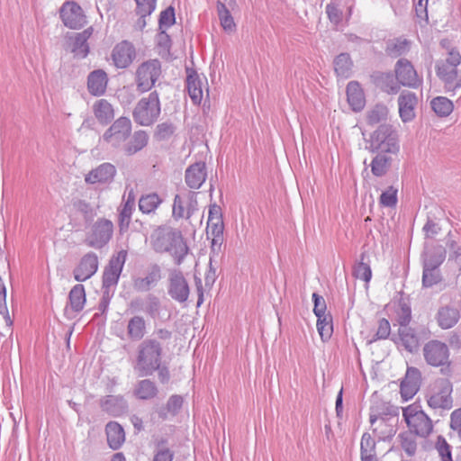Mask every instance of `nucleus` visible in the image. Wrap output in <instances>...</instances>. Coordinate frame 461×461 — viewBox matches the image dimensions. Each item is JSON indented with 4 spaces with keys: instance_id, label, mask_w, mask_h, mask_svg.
<instances>
[{
    "instance_id": "774afa93",
    "label": "nucleus",
    "mask_w": 461,
    "mask_h": 461,
    "mask_svg": "<svg viewBox=\"0 0 461 461\" xmlns=\"http://www.w3.org/2000/svg\"><path fill=\"white\" fill-rule=\"evenodd\" d=\"M450 428L457 433L461 439V409H457L451 413Z\"/></svg>"
},
{
    "instance_id": "72a5a7b5",
    "label": "nucleus",
    "mask_w": 461,
    "mask_h": 461,
    "mask_svg": "<svg viewBox=\"0 0 461 461\" xmlns=\"http://www.w3.org/2000/svg\"><path fill=\"white\" fill-rule=\"evenodd\" d=\"M161 278L160 267L157 265L153 266L148 275L143 278L135 280L134 286L139 291H148L154 286Z\"/></svg>"
},
{
    "instance_id": "a878e982",
    "label": "nucleus",
    "mask_w": 461,
    "mask_h": 461,
    "mask_svg": "<svg viewBox=\"0 0 461 461\" xmlns=\"http://www.w3.org/2000/svg\"><path fill=\"white\" fill-rule=\"evenodd\" d=\"M436 319L441 329L447 330L454 327L458 322L460 312L456 307L448 305L442 306L438 309Z\"/></svg>"
},
{
    "instance_id": "f257e3e1",
    "label": "nucleus",
    "mask_w": 461,
    "mask_h": 461,
    "mask_svg": "<svg viewBox=\"0 0 461 461\" xmlns=\"http://www.w3.org/2000/svg\"><path fill=\"white\" fill-rule=\"evenodd\" d=\"M150 243L156 252H170L176 265H180L188 253V247L181 231L170 226L155 230L150 237Z\"/></svg>"
},
{
    "instance_id": "5fc2aeb1",
    "label": "nucleus",
    "mask_w": 461,
    "mask_h": 461,
    "mask_svg": "<svg viewBox=\"0 0 461 461\" xmlns=\"http://www.w3.org/2000/svg\"><path fill=\"white\" fill-rule=\"evenodd\" d=\"M365 254H361V260L354 267V276L368 283L372 277L371 267L368 264L364 262Z\"/></svg>"
},
{
    "instance_id": "39448f33",
    "label": "nucleus",
    "mask_w": 461,
    "mask_h": 461,
    "mask_svg": "<svg viewBox=\"0 0 461 461\" xmlns=\"http://www.w3.org/2000/svg\"><path fill=\"white\" fill-rule=\"evenodd\" d=\"M402 416L411 433L427 438L432 432V420L420 405L414 403L402 408Z\"/></svg>"
},
{
    "instance_id": "3c124183",
    "label": "nucleus",
    "mask_w": 461,
    "mask_h": 461,
    "mask_svg": "<svg viewBox=\"0 0 461 461\" xmlns=\"http://www.w3.org/2000/svg\"><path fill=\"white\" fill-rule=\"evenodd\" d=\"M134 199H131L130 196L122 204V209L119 213V222L121 229L123 227H128L131 221V214L134 210Z\"/></svg>"
},
{
    "instance_id": "09e8293b",
    "label": "nucleus",
    "mask_w": 461,
    "mask_h": 461,
    "mask_svg": "<svg viewBox=\"0 0 461 461\" xmlns=\"http://www.w3.org/2000/svg\"><path fill=\"white\" fill-rule=\"evenodd\" d=\"M174 455V451L167 447V441L160 439L156 444L153 461H173Z\"/></svg>"
},
{
    "instance_id": "20e7f679",
    "label": "nucleus",
    "mask_w": 461,
    "mask_h": 461,
    "mask_svg": "<svg viewBox=\"0 0 461 461\" xmlns=\"http://www.w3.org/2000/svg\"><path fill=\"white\" fill-rule=\"evenodd\" d=\"M160 112L158 94L153 91L137 103L133 109L132 116L138 124L149 126L158 120Z\"/></svg>"
},
{
    "instance_id": "7c9ffc66",
    "label": "nucleus",
    "mask_w": 461,
    "mask_h": 461,
    "mask_svg": "<svg viewBox=\"0 0 461 461\" xmlns=\"http://www.w3.org/2000/svg\"><path fill=\"white\" fill-rule=\"evenodd\" d=\"M126 402L119 395H107L101 400L103 411L113 415H120L126 409Z\"/></svg>"
},
{
    "instance_id": "cd10ccee",
    "label": "nucleus",
    "mask_w": 461,
    "mask_h": 461,
    "mask_svg": "<svg viewBox=\"0 0 461 461\" xmlns=\"http://www.w3.org/2000/svg\"><path fill=\"white\" fill-rule=\"evenodd\" d=\"M348 102L355 112L361 111L366 103L365 95L360 85L356 81H351L347 86Z\"/></svg>"
},
{
    "instance_id": "37998d69",
    "label": "nucleus",
    "mask_w": 461,
    "mask_h": 461,
    "mask_svg": "<svg viewBox=\"0 0 461 461\" xmlns=\"http://www.w3.org/2000/svg\"><path fill=\"white\" fill-rule=\"evenodd\" d=\"M432 110L441 117H446L453 111L452 102L444 96H438L431 100L430 103Z\"/></svg>"
},
{
    "instance_id": "9d476101",
    "label": "nucleus",
    "mask_w": 461,
    "mask_h": 461,
    "mask_svg": "<svg viewBox=\"0 0 461 461\" xmlns=\"http://www.w3.org/2000/svg\"><path fill=\"white\" fill-rule=\"evenodd\" d=\"M131 122L127 117L118 118L104 133L103 140L113 147H119L130 136Z\"/></svg>"
},
{
    "instance_id": "1a4fd4ad",
    "label": "nucleus",
    "mask_w": 461,
    "mask_h": 461,
    "mask_svg": "<svg viewBox=\"0 0 461 461\" xmlns=\"http://www.w3.org/2000/svg\"><path fill=\"white\" fill-rule=\"evenodd\" d=\"M113 233V222L110 220L100 218L90 227L85 242L91 248L102 249L110 241Z\"/></svg>"
},
{
    "instance_id": "6e6552de",
    "label": "nucleus",
    "mask_w": 461,
    "mask_h": 461,
    "mask_svg": "<svg viewBox=\"0 0 461 461\" xmlns=\"http://www.w3.org/2000/svg\"><path fill=\"white\" fill-rule=\"evenodd\" d=\"M161 75V64L158 59H150L143 62L136 70L137 89L141 92H148L154 86L156 81Z\"/></svg>"
},
{
    "instance_id": "ddd939ff",
    "label": "nucleus",
    "mask_w": 461,
    "mask_h": 461,
    "mask_svg": "<svg viewBox=\"0 0 461 461\" xmlns=\"http://www.w3.org/2000/svg\"><path fill=\"white\" fill-rule=\"evenodd\" d=\"M116 172L113 164L104 162L89 171L85 176V182L90 185H108L113 181Z\"/></svg>"
},
{
    "instance_id": "49530a36",
    "label": "nucleus",
    "mask_w": 461,
    "mask_h": 461,
    "mask_svg": "<svg viewBox=\"0 0 461 461\" xmlns=\"http://www.w3.org/2000/svg\"><path fill=\"white\" fill-rule=\"evenodd\" d=\"M441 281L438 267L423 264L422 285L424 287H431Z\"/></svg>"
},
{
    "instance_id": "864d4df0",
    "label": "nucleus",
    "mask_w": 461,
    "mask_h": 461,
    "mask_svg": "<svg viewBox=\"0 0 461 461\" xmlns=\"http://www.w3.org/2000/svg\"><path fill=\"white\" fill-rule=\"evenodd\" d=\"M376 456L375 441L369 433H364L360 442V457Z\"/></svg>"
},
{
    "instance_id": "2f4dec72",
    "label": "nucleus",
    "mask_w": 461,
    "mask_h": 461,
    "mask_svg": "<svg viewBox=\"0 0 461 461\" xmlns=\"http://www.w3.org/2000/svg\"><path fill=\"white\" fill-rule=\"evenodd\" d=\"M133 393L138 399L151 400L158 395V389L150 379H142L137 383Z\"/></svg>"
},
{
    "instance_id": "bf43d9fd",
    "label": "nucleus",
    "mask_w": 461,
    "mask_h": 461,
    "mask_svg": "<svg viewBox=\"0 0 461 461\" xmlns=\"http://www.w3.org/2000/svg\"><path fill=\"white\" fill-rule=\"evenodd\" d=\"M160 308V302L158 297L149 294L146 298L144 311L151 317H156L158 314Z\"/></svg>"
},
{
    "instance_id": "4be33fe9",
    "label": "nucleus",
    "mask_w": 461,
    "mask_h": 461,
    "mask_svg": "<svg viewBox=\"0 0 461 461\" xmlns=\"http://www.w3.org/2000/svg\"><path fill=\"white\" fill-rule=\"evenodd\" d=\"M134 58L135 49L128 41L117 44L113 50V60L117 68H125L129 67Z\"/></svg>"
},
{
    "instance_id": "4468645a",
    "label": "nucleus",
    "mask_w": 461,
    "mask_h": 461,
    "mask_svg": "<svg viewBox=\"0 0 461 461\" xmlns=\"http://www.w3.org/2000/svg\"><path fill=\"white\" fill-rule=\"evenodd\" d=\"M60 17L67 27L77 29L86 23L82 8L75 2H66L60 9Z\"/></svg>"
},
{
    "instance_id": "f3484780",
    "label": "nucleus",
    "mask_w": 461,
    "mask_h": 461,
    "mask_svg": "<svg viewBox=\"0 0 461 461\" xmlns=\"http://www.w3.org/2000/svg\"><path fill=\"white\" fill-rule=\"evenodd\" d=\"M97 269L98 258L94 252H89L82 257L73 270V276L77 282H84L93 276Z\"/></svg>"
},
{
    "instance_id": "423d86ee",
    "label": "nucleus",
    "mask_w": 461,
    "mask_h": 461,
    "mask_svg": "<svg viewBox=\"0 0 461 461\" xmlns=\"http://www.w3.org/2000/svg\"><path fill=\"white\" fill-rule=\"evenodd\" d=\"M453 385L447 378H438L427 393V402L432 409L450 410L453 407Z\"/></svg>"
},
{
    "instance_id": "79ce46f5",
    "label": "nucleus",
    "mask_w": 461,
    "mask_h": 461,
    "mask_svg": "<svg viewBox=\"0 0 461 461\" xmlns=\"http://www.w3.org/2000/svg\"><path fill=\"white\" fill-rule=\"evenodd\" d=\"M390 164L391 157L379 152L372 160L371 171L375 176H382L389 169Z\"/></svg>"
},
{
    "instance_id": "ea45409f",
    "label": "nucleus",
    "mask_w": 461,
    "mask_h": 461,
    "mask_svg": "<svg viewBox=\"0 0 461 461\" xmlns=\"http://www.w3.org/2000/svg\"><path fill=\"white\" fill-rule=\"evenodd\" d=\"M410 49V41L406 39H394L389 41L386 45L385 51L388 56L397 58L406 54Z\"/></svg>"
},
{
    "instance_id": "c9c22d12",
    "label": "nucleus",
    "mask_w": 461,
    "mask_h": 461,
    "mask_svg": "<svg viewBox=\"0 0 461 461\" xmlns=\"http://www.w3.org/2000/svg\"><path fill=\"white\" fill-rule=\"evenodd\" d=\"M69 306L73 312H78L83 310L86 303V292L83 285H76L68 294Z\"/></svg>"
},
{
    "instance_id": "8fccbe9b",
    "label": "nucleus",
    "mask_w": 461,
    "mask_h": 461,
    "mask_svg": "<svg viewBox=\"0 0 461 461\" xmlns=\"http://www.w3.org/2000/svg\"><path fill=\"white\" fill-rule=\"evenodd\" d=\"M317 330L323 341L330 339L333 332L332 318L330 315L317 319Z\"/></svg>"
},
{
    "instance_id": "0eeeda50",
    "label": "nucleus",
    "mask_w": 461,
    "mask_h": 461,
    "mask_svg": "<svg viewBox=\"0 0 461 461\" xmlns=\"http://www.w3.org/2000/svg\"><path fill=\"white\" fill-rule=\"evenodd\" d=\"M369 146L366 149L372 152L395 153L398 150L396 134L392 125L384 123L370 135Z\"/></svg>"
},
{
    "instance_id": "bb28decb",
    "label": "nucleus",
    "mask_w": 461,
    "mask_h": 461,
    "mask_svg": "<svg viewBox=\"0 0 461 461\" xmlns=\"http://www.w3.org/2000/svg\"><path fill=\"white\" fill-rule=\"evenodd\" d=\"M93 113L96 120L103 125L112 122L114 117V109L106 99L95 101L92 106Z\"/></svg>"
},
{
    "instance_id": "5701e85b",
    "label": "nucleus",
    "mask_w": 461,
    "mask_h": 461,
    "mask_svg": "<svg viewBox=\"0 0 461 461\" xmlns=\"http://www.w3.org/2000/svg\"><path fill=\"white\" fill-rule=\"evenodd\" d=\"M207 176L206 166L204 162H196L190 165L185 175V184L191 189H199L204 183Z\"/></svg>"
},
{
    "instance_id": "e2e57ef3",
    "label": "nucleus",
    "mask_w": 461,
    "mask_h": 461,
    "mask_svg": "<svg viewBox=\"0 0 461 461\" xmlns=\"http://www.w3.org/2000/svg\"><path fill=\"white\" fill-rule=\"evenodd\" d=\"M391 333V326L386 319H381L375 335V339H385Z\"/></svg>"
},
{
    "instance_id": "9b49d317",
    "label": "nucleus",
    "mask_w": 461,
    "mask_h": 461,
    "mask_svg": "<svg viewBox=\"0 0 461 461\" xmlns=\"http://www.w3.org/2000/svg\"><path fill=\"white\" fill-rule=\"evenodd\" d=\"M195 211H197L195 193L187 192L175 195L172 207V216L175 220L190 219Z\"/></svg>"
},
{
    "instance_id": "dca6fc26",
    "label": "nucleus",
    "mask_w": 461,
    "mask_h": 461,
    "mask_svg": "<svg viewBox=\"0 0 461 461\" xmlns=\"http://www.w3.org/2000/svg\"><path fill=\"white\" fill-rule=\"evenodd\" d=\"M168 294L179 303H185L189 296L188 284L179 271H172L169 274Z\"/></svg>"
},
{
    "instance_id": "e433bc0d",
    "label": "nucleus",
    "mask_w": 461,
    "mask_h": 461,
    "mask_svg": "<svg viewBox=\"0 0 461 461\" xmlns=\"http://www.w3.org/2000/svg\"><path fill=\"white\" fill-rule=\"evenodd\" d=\"M148 140V134L144 131H135L131 140L125 145V152L128 155L135 154L147 145Z\"/></svg>"
},
{
    "instance_id": "69168bd1",
    "label": "nucleus",
    "mask_w": 461,
    "mask_h": 461,
    "mask_svg": "<svg viewBox=\"0 0 461 461\" xmlns=\"http://www.w3.org/2000/svg\"><path fill=\"white\" fill-rule=\"evenodd\" d=\"M183 398L179 395H172L167 402V411L172 415H176L181 409Z\"/></svg>"
},
{
    "instance_id": "2eb2a0df",
    "label": "nucleus",
    "mask_w": 461,
    "mask_h": 461,
    "mask_svg": "<svg viewBox=\"0 0 461 461\" xmlns=\"http://www.w3.org/2000/svg\"><path fill=\"white\" fill-rule=\"evenodd\" d=\"M127 252L121 250L116 256H113L105 268L103 276V285L105 288L115 285L125 263Z\"/></svg>"
},
{
    "instance_id": "de8ad7c7",
    "label": "nucleus",
    "mask_w": 461,
    "mask_h": 461,
    "mask_svg": "<svg viewBox=\"0 0 461 461\" xmlns=\"http://www.w3.org/2000/svg\"><path fill=\"white\" fill-rule=\"evenodd\" d=\"M398 439L402 449L408 456H413L417 451V442L415 437L411 432H402L399 434Z\"/></svg>"
},
{
    "instance_id": "a18cd8bd",
    "label": "nucleus",
    "mask_w": 461,
    "mask_h": 461,
    "mask_svg": "<svg viewBox=\"0 0 461 461\" xmlns=\"http://www.w3.org/2000/svg\"><path fill=\"white\" fill-rule=\"evenodd\" d=\"M445 258L446 249L444 247L438 245L426 252V258L423 264L438 267L445 260Z\"/></svg>"
},
{
    "instance_id": "4c0bfd02",
    "label": "nucleus",
    "mask_w": 461,
    "mask_h": 461,
    "mask_svg": "<svg viewBox=\"0 0 461 461\" xmlns=\"http://www.w3.org/2000/svg\"><path fill=\"white\" fill-rule=\"evenodd\" d=\"M352 61L348 53H341L334 59V70L337 76L348 78L351 74Z\"/></svg>"
},
{
    "instance_id": "c03bdc74",
    "label": "nucleus",
    "mask_w": 461,
    "mask_h": 461,
    "mask_svg": "<svg viewBox=\"0 0 461 461\" xmlns=\"http://www.w3.org/2000/svg\"><path fill=\"white\" fill-rule=\"evenodd\" d=\"M216 7L221 27L226 32H232L235 29L236 24L230 11L226 5L220 1L217 2Z\"/></svg>"
},
{
    "instance_id": "13d9d810",
    "label": "nucleus",
    "mask_w": 461,
    "mask_h": 461,
    "mask_svg": "<svg viewBox=\"0 0 461 461\" xmlns=\"http://www.w3.org/2000/svg\"><path fill=\"white\" fill-rule=\"evenodd\" d=\"M437 450L441 457V461H453L450 446L441 436L438 438Z\"/></svg>"
},
{
    "instance_id": "f704fd0d",
    "label": "nucleus",
    "mask_w": 461,
    "mask_h": 461,
    "mask_svg": "<svg viewBox=\"0 0 461 461\" xmlns=\"http://www.w3.org/2000/svg\"><path fill=\"white\" fill-rule=\"evenodd\" d=\"M389 114V110L386 105L377 104L366 112V122L370 126L375 124L385 123Z\"/></svg>"
},
{
    "instance_id": "f03ea898",
    "label": "nucleus",
    "mask_w": 461,
    "mask_h": 461,
    "mask_svg": "<svg viewBox=\"0 0 461 461\" xmlns=\"http://www.w3.org/2000/svg\"><path fill=\"white\" fill-rule=\"evenodd\" d=\"M163 348L157 339L149 338L137 347L133 369L138 376L152 375L162 362Z\"/></svg>"
},
{
    "instance_id": "603ef678",
    "label": "nucleus",
    "mask_w": 461,
    "mask_h": 461,
    "mask_svg": "<svg viewBox=\"0 0 461 461\" xmlns=\"http://www.w3.org/2000/svg\"><path fill=\"white\" fill-rule=\"evenodd\" d=\"M223 221L222 219L220 220H208L207 221V233L211 232V234L213 236L212 238V247L216 245L218 242H221L222 233H223Z\"/></svg>"
},
{
    "instance_id": "c756f323",
    "label": "nucleus",
    "mask_w": 461,
    "mask_h": 461,
    "mask_svg": "<svg viewBox=\"0 0 461 461\" xmlns=\"http://www.w3.org/2000/svg\"><path fill=\"white\" fill-rule=\"evenodd\" d=\"M186 88L194 104H199L203 99L202 81L194 70L187 71Z\"/></svg>"
},
{
    "instance_id": "4d7b16f0",
    "label": "nucleus",
    "mask_w": 461,
    "mask_h": 461,
    "mask_svg": "<svg viewBox=\"0 0 461 461\" xmlns=\"http://www.w3.org/2000/svg\"><path fill=\"white\" fill-rule=\"evenodd\" d=\"M380 203L386 207L394 206L397 203V189L393 186H389L382 193L380 196Z\"/></svg>"
},
{
    "instance_id": "0e129e2a",
    "label": "nucleus",
    "mask_w": 461,
    "mask_h": 461,
    "mask_svg": "<svg viewBox=\"0 0 461 461\" xmlns=\"http://www.w3.org/2000/svg\"><path fill=\"white\" fill-rule=\"evenodd\" d=\"M175 23V12L174 8L168 7L160 14L159 26L169 27Z\"/></svg>"
},
{
    "instance_id": "6e6d98bb",
    "label": "nucleus",
    "mask_w": 461,
    "mask_h": 461,
    "mask_svg": "<svg viewBox=\"0 0 461 461\" xmlns=\"http://www.w3.org/2000/svg\"><path fill=\"white\" fill-rule=\"evenodd\" d=\"M137 5V14L140 18L151 14L156 8V0H134Z\"/></svg>"
},
{
    "instance_id": "6ab92c4d",
    "label": "nucleus",
    "mask_w": 461,
    "mask_h": 461,
    "mask_svg": "<svg viewBox=\"0 0 461 461\" xmlns=\"http://www.w3.org/2000/svg\"><path fill=\"white\" fill-rule=\"evenodd\" d=\"M420 373L415 367H409L402 382L400 393L404 401L411 399L419 391Z\"/></svg>"
},
{
    "instance_id": "393cba45",
    "label": "nucleus",
    "mask_w": 461,
    "mask_h": 461,
    "mask_svg": "<svg viewBox=\"0 0 461 461\" xmlns=\"http://www.w3.org/2000/svg\"><path fill=\"white\" fill-rule=\"evenodd\" d=\"M93 33V28L89 27L82 32L76 33L70 38L71 41V51L74 56L79 59H84L89 52V47L87 40Z\"/></svg>"
},
{
    "instance_id": "338daca9",
    "label": "nucleus",
    "mask_w": 461,
    "mask_h": 461,
    "mask_svg": "<svg viewBox=\"0 0 461 461\" xmlns=\"http://www.w3.org/2000/svg\"><path fill=\"white\" fill-rule=\"evenodd\" d=\"M411 318V308L409 306H407L406 304L402 305L397 313V321H398L400 327H402L403 325L408 326V323L410 322Z\"/></svg>"
},
{
    "instance_id": "a19ab883",
    "label": "nucleus",
    "mask_w": 461,
    "mask_h": 461,
    "mask_svg": "<svg viewBox=\"0 0 461 461\" xmlns=\"http://www.w3.org/2000/svg\"><path fill=\"white\" fill-rule=\"evenodd\" d=\"M163 200L156 193L142 195L139 201V208L143 213H150L161 204Z\"/></svg>"
},
{
    "instance_id": "58836bf2",
    "label": "nucleus",
    "mask_w": 461,
    "mask_h": 461,
    "mask_svg": "<svg viewBox=\"0 0 461 461\" xmlns=\"http://www.w3.org/2000/svg\"><path fill=\"white\" fill-rule=\"evenodd\" d=\"M378 421V426L374 429V431L378 432L379 438L382 440H386L393 438L395 434L394 426L389 424L384 418L378 419L375 415L370 416L371 424H375Z\"/></svg>"
},
{
    "instance_id": "7ed1b4c3",
    "label": "nucleus",
    "mask_w": 461,
    "mask_h": 461,
    "mask_svg": "<svg viewBox=\"0 0 461 461\" xmlns=\"http://www.w3.org/2000/svg\"><path fill=\"white\" fill-rule=\"evenodd\" d=\"M426 363L431 366L440 367V371L445 375H450L452 373L451 361L449 360V348L444 342L439 340H430L427 342L422 349Z\"/></svg>"
},
{
    "instance_id": "c85d7f7f",
    "label": "nucleus",
    "mask_w": 461,
    "mask_h": 461,
    "mask_svg": "<svg viewBox=\"0 0 461 461\" xmlns=\"http://www.w3.org/2000/svg\"><path fill=\"white\" fill-rule=\"evenodd\" d=\"M107 442L111 448L118 449L125 440V434L122 427L114 421H110L105 427Z\"/></svg>"
},
{
    "instance_id": "052dcab7",
    "label": "nucleus",
    "mask_w": 461,
    "mask_h": 461,
    "mask_svg": "<svg viewBox=\"0 0 461 461\" xmlns=\"http://www.w3.org/2000/svg\"><path fill=\"white\" fill-rule=\"evenodd\" d=\"M312 300L314 303L313 312L317 318H321L323 316L329 315L328 313H326L327 305L322 296L319 295L316 293H313Z\"/></svg>"
},
{
    "instance_id": "680f3d73",
    "label": "nucleus",
    "mask_w": 461,
    "mask_h": 461,
    "mask_svg": "<svg viewBox=\"0 0 461 461\" xmlns=\"http://www.w3.org/2000/svg\"><path fill=\"white\" fill-rule=\"evenodd\" d=\"M175 131V127L172 123L163 122L157 126L156 136L159 140L168 139Z\"/></svg>"
},
{
    "instance_id": "412c9836",
    "label": "nucleus",
    "mask_w": 461,
    "mask_h": 461,
    "mask_svg": "<svg viewBox=\"0 0 461 461\" xmlns=\"http://www.w3.org/2000/svg\"><path fill=\"white\" fill-rule=\"evenodd\" d=\"M393 340L410 353L416 352L420 347V339L415 330L406 325L399 327L398 338H394Z\"/></svg>"
},
{
    "instance_id": "aec40b11",
    "label": "nucleus",
    "mask_w": 461,
    "mask_h": 461,
    "mask_svg": "<svg viewBox=\"0 0 461 461\" xmlns=\"http://www.w3.org/2000/svg\"><path fill=\"white\" fill-rule=\"evenodd\" d=\"M418 98L414 93L403 91L398 97L399 114L402 122H411L415 117Z\"/></svg>"
},
{
    "instance_id": "473e14b6",
    "label": "nucleus",
    "mask_w": 461,
    "mask_h": 461,
    "mask_svg": "<svg viewBox=\"0 0 461 461\" xmlns=\"http://www.w3.org/2000/svg\"><path fill=\"white\" fill-rule=\"evenodd\" d=\"M146 334V322L143 317L134 316L129 320L127 325V335L130 339L139 341Z\"/></svg>"
},
{
    "instance_id": "b1692460",
    "label": "nucleus",
    "mask_w": 461,
    "mask_h": 461,
    "mask_svg": "<svg viewBox=\"0 0 461 461\" xmlns=\"http://www.w3.org/2000/svg\"><path fill=\"white\" fill-rule=\"evenodd\" d=\"M108 77L104 70L95 69L87 77L88 92L95 96H100L106 91Z\"/></svg>"
},
{
    "instance_id": "f8f14e48",
    "label": "nucleus",
    "mask_w": 461,
    "mask_h": 461,
    "mask_svg": "<svg viewBox=\"0 0 461 461\" xmlns=\"http://www.w3.org/2000/svg\"><path fill=\"white\" fill-rule=\"evenodd\" d=\"M395 77L399 84L410 88H418L422 84V77L412 64L406 59H400L394 67Z\"/></svg>"
},
{
    "instance_id": "a211bd4d",
    "label": "nucleus",
    "mask_w": 461,
    "mask_h": 461,
    "mask_svg": "<svg viewBox=\"0 0 461 461\" xmlns=\"http://www.w3.org/2000/svg\"><path fill=\"white\" fill-rule=\"evenodd\" d=\"M437 75L444 82L447 91H455L461 87V76L458 75L457 67L438 62Z\"/></svg>"
}]
</instances>
